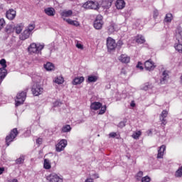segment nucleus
I'll list each match as a JSON object with an SVG mask.
<instances>
[{"mask_svg":"<svg viewBox=\"0 0 182 182\" xmlns=\"http://www.w3.org/2000/svg\"><path fill=\"white\" fill-rule=\"evenodd\" d=\"M168 79V73L167 71H164L161 77L160 83L161 85H164Z\"/></svg>","mask_w":182,"mask_h":182,"instance_id":"obj_17","label":"nucleus"},{"mask_svg":"<svg viewBox=\"0 0 182 182\" xmlns=\"http://www.w3.org/2000/svg\"><path fill=\"white\" fill-rule=\"evenodd\" d=\"M23 28H24L23 23H21L17 24L14 27V29L16 31V33L19 35V33H21V32H22V31L23 30Z\"/></svg>","mask_w":182,"mask_h":182,"instance_id":"obj_21","label":"nucleus"},{"mask_svg":"<svg viewBox=\"0 0 182 182\" xmlns=\"http://www.w3.org/2000/svg\"><path fill=\"white\" fill-rule=\"evenodd\" d=\"M107 48L108 50H114L117 48V44H116V41L111 37L107 38Z\"/></svg>","mask_w":182,"mask_h":182,"instance_id":"obj_9","label":"nucleus"},{"mask_svg":"<svg viewBox=\"0 0 182 182\" xmlns=\"http://www.w3.org/2000/svg\"><path fill=\"white\" fill-rule=\"evenodd\" d=\"M90 108L92 109V110H99V109H100L98 114H105V113H106V105H104L102 107V103H100V102H94L91 103Z\"/></svg>","mask_w":182,"mask_h":182,"instance_id":"obj_3","label":"nucleus"},{"mask_svg":"<svg viewBox=\"0 0 182 182\" xmlns=\"http://www.w3.org/2000/svg\"><path fill=\"white\" fill-rule=\"evenodd\" d=\"M26 100V92L22 91L21 92H18L16 95V106H21V105H23V102Z\"/></svg>","mask_w":182,"mask_h":182,"instance_id":"obj_4","label":"nucleus"},{"mask_svg":"<svg viewBox=\"0 0 182 182\" xmlns=\"http://www.w3.org/2000/svg\"><path fill=\"white\" fill-rule=\"evenodd\" d=\"M151 180V179L150 178V177L146 176H144V177L142 178L141 182H150Z\"/></svg>","mask_w":182,"mask_h":182,"instance_id":"obj_44","label":"nucleus"},{"mask_svg":"<svg viewBox=\"0 0 182 182\" xmlns=\"http://www.w3.org/2000/svg\"><path fill=\"white\" fill-rule=\"evenodd\" d=\"M107 33L109 35H112L114 32H117L119 31V26L116 23L111 21L108 26L107 27Z\"/></svg>","mask_w":182,"mask_h":182,"instance_id":"obj_7","label":"nucleus"},{"mask_svg":"<svg viewBox=\"0 0 182 182\" xmlns=\"http://www.w3.org/2000/svg\"><path fill=\"white\" fill-rule=\"evenodd\" d=\"M176 177H182V166L175 173Z\"/></svg>","mask_w":182,"mask_h":182,"instance_id":"obj_36","label":"nucleus"},{"mask_svg":"<svg viewBox=\"0 0 182 182\" xmlns=\"http://www.w3.org/2000/svg\"><path fill=\"white\" fill-rule=\"evenodd\" d=\"M153 85L151 84L146 82L144 86L142 87V90H149V89H152Z\"/></svg>","mask_w":182,"mask_h":182,"instance_id":"obj_37","label":"nucleus"},{"mask_svg":"<svg viewBox=\"0 0 182 182\" xmlns=\"http://www.w3.org/2000/svg\"><path fill=\"white\" fill-rule=\"evenodd\" d=\"M175 49L179 53H182V44H181V43H178V44H175Z\"/></svg>","mask_w":182,"mask_h":182,"instance_id":"obj_35","label":"nucleus"},{"mask_svg":"<svg viewBox=\"0 0 182 182\" xmlns=\"http://www.w3.org/2000/svg\"><path fill=\"white\" fill-rule=\"evenodd\" d=\"M168 115V112H167V110H163L160 114L159 118L166 119V117H167Z\"/></svg>","mask_w":182,"mask_h":182,"instance_id":"obj_38","label":"nucleus"},{"mask_svg":"<svg viewBox=\"0 0 182 182\" xmlns=\"http://www.w3.org/2000/svg\"><path fill=\"white\" fill-rule=\"evenodd\" d=\"M159 10L157 9L154 10V12H153L154 19H157V17L159 16Z\"/></svg>","mask_w":182,"mask_h":182,"instance_id":"obj_42","label":"nucleus"},{"mask_svg":"<svg viewBox=\"0 0 182 182\" xmlns=\"http://www.w3.org/2000/svg\"><path fill=\"white\" fill-rule=\"evenodd\" d=\"M6 16L10 21L15 19V16H16V11L14 9H10L6 11Z\"/></svg>","mask_w":182,"mask_h":182,"instance_id":"obj_13","label":"nucleus"},{"mask_svg":"<svg viewBox=\"0 0 182 182\" xmlns=\"http://www.w3.org/2000/svg\"><path fill=\"white\" fill-rule=\"evenodd\" d=\"M159 120L161 122V124H164V126L167 124V119L166 118H159Z\"/></svg>","mask_w":182,"mask_h":182,"instance_id":"obj_45","label":"nucleus"},{"mask_svg":"<svg viewBox=\"0 0 182 182\" xmlns=\"http://www.w3.org/2000/svg\"><path fill=\"white\" fill-rule=\"evenodd\" d=\"M31 91L34 96H39V95H42V93H43V88L41 85L35 83L32 87Z\"/></svg>","mask_w":182,"mask_h":182,"instance_id":"obj_6","label":"nucleus"},{"mask_svg":"<svg viewBox=\"0 0 182 182\" xmlns=\"http://www.w3.org/2000/svg\"><path fill=\"white\" fill-rule=\"evenodd\" d=\"M109 137H112V139H114V137H116V136H117V134L116 132H111L109 134Z\"/></svg>","mask_w":182,"mask_h":182,"instance_id":"obj_48","label":"nucleus"},{"mask_svg":"<svg viewBox=\"0 0 182 182\" xmlns=\"http://www.w3.org/2000/svg\"><path fill=\"white\" fill-rule=\"evenodd\" d=\"M181 82L182 83V75L181 76Z\"/></svg>","mask_w":182,"mask_h":182,"instance_id":"obj_61","label":"nucleus"},{"mask_svg":"<svg viewBox=\"0 0 182 182\" xmlns=\"http://www.w3.org/2000/svg\"><path fill=\"white\" fill-rule=\"evenodd\" d=\"M76 48H77L78 49H83V45H82L80 43H77Z\"/></svg>","mask_w":182,"mask_h":182,"instance_id":"obj_50","label":"nucleus"},{"mask_svg":"<svg viewBox=\"0 0 182 182\" xmlns=\"http://www.w3.org/2000/svg\"><path fill=\"white\" fill-rule=\"evenodd\" d=\"M44 68L46 70H54L55 69V65L52 64L51 63H47L46 64L44 65Z\"/></svg>","mask_w":182,"mask_h":182,"instance_id":"obj_28","label":"nucleus"},{"mask_svg":"<svg viewBox=\"0 0 182 182\" xmlns=\"http://www.w3.org/2000/svg\"><path fill=\"white\" fill-rule=\"evenodd\" d=\"M44 12L48 15V16H55V9L52 7H48L47 9H45Z\"/></svg>","mask_w":182,"mask_h":182,"instance_id":"obj_19","label":"nucleus"},{"mask_svg":"<svg viewBox=\"0 0 182 182\" xmlns=\"http://www.w3.org/2000/svg\"><path fill=\"white\" fill-rule=\"evenodd\" d=\"M142 63L141 62H139L138 64L136 65V68L138 69H140V70H143L144 68L141 66Z\"/></svg>","mask_w":182,"mask_h":182,"instance_id":"obj_47","label":"nucleus"},{"mask_svg":"<svg viewBox=\"0 0 182 182\" xmlns=\"http://www.w3.org/2000/svg\"><path fill=\"white\" fill-rule=\"evenodd\" d=\"M60 105H62V103L59 101H57L54 103V106L56 107V106H60Z\"/></svg>","mask_w":182,"mask_h":182,"instance_id":"obj_52","label":"nucleus"},{"mask_svg":"<svg viewBox=\"0 0 182 182\" xmlns=\"http://www.w3.org/2000/svg\"><path fill=\"white\" fill-rule=\"evenodd\" d=\"M19 134V132H18V129H13L9 135H7L5 138L6 145L8 146H11V143L16 139V136Z\"/></svg>","mask_w":182,"mask_h":182,"instance_id":"obj_1","label":"nucleus"},{"mask_svg":"<svg viewBox=\"0 0 182 182\" xmlns=\"http://www.w3.org/2000/svg\"><path fill=\"white\" fill-rule=\"evenodd\" d=\"M4 171H5V168L0 167V176H1V174H2L4 173Z\"/></svg>","mask_w":182,"mask_h":182,"instance_id":"obj_55","label":"nucleus"},{"mask_svg":"<svg viewBox=\"0 0 182 182\" xmlns=\"http://www.w3.org/2000/svg\"><path fill=\"white\" fill-rule=\"evenodd\" d=\"M84 81H85V77H75L73 80V85H80V83H83Z\"/></svg>","mask_w":182,"mask_h":182,"instance_id":"obj_24","label":"nucleus"},{"mask_svg":"<svg viewBox=\"0 0 182 182\" xmlns=\"http://www.w3.org/2000/svg\"><path fill=\"white\" fill-rule=\"evenodd\" d=\"M7 73L6 69H0V83L6 77Z\"/></svg>","mask_w":182,"mask_h":182,"instance_id":"obj_23","label":"nucleus"},{"mask_svg":"<svg viewBox=\"0 0 182 182\" xmlns=\"http://www.w3.org/2000/svg\"><path fill=\"white\" fill-rule=\"evenodd\" d=\"M5 26V20L4 18L0 19V31Z\"/></svg>","mask_w":182,"mask_h":182,"instance_id":"obj_43","label":"nucleus"},{"mask_svg":"<svg viewBox=\"0 0 182 182\" xmlns=\"http://www.w3.org/2000/svg\"><path fill=\"white\" fill-rule=\"evenodd\" d=\"M29 36H31V33L26 29L20 36V39L21 41H26V39H28Z\"/></svg>","mask_w":182,"mask_h":182,"instance_id":"obj_18","label":"nucleus"},{"mask_svg":"<svg viewBox=\"0 0 182 182\" xmlns=\"http://www.w3.org/2000/svg\"><path fill=\"white\" fill-rule=\"evenodd\" d=\"M94 177L95 178H99V174H97V173L94 174Z\"/></svg>","mask_w":182,"mask_h":182,"instance_id":"obj_58","label":"nucleus"},{"mask_svg":"<svg viewBox=\"0 0 182 182\" xmlns=\"http://www.w3.org/2000/svg\"><path fill=\"white\" fill-rule=\"evenodd\" d=\"M176 38L178 42V43H181L182 42V28L181 27H177L176 30Z\"/></svg>","mask_w":182,"mask_h":182,"instance_id":"obj_14","label":"nucleus"},{"mask_svg":"<svg viewBox=\"0 0 182 182\" xmlns=\"http://www.w3.org/2000/svg\"><path fill=\"white\" fill-rule=\"evenodd\" d=\"M116 6L117 9H123V8L126 6V3L124 2V0H117L116 3Z\"/></svg>","mask_w":182,"mask_h":182,"instance_id":"obj_22","label":"nucleus"},{"mask_svg":"<svg viewBox=\"0 0 182 182\" xmlns=\"http://www.w3.org/2000/svg\"><path fill=\"white\" fill-rule=\"evenodd\" d=\"M119 60L122 63H129L130 62V57L126 54H122L119 57Z\"/></svg>","mask_w":182,"mask_h":182,"instance_id":"obj_15","label":"nucleus"},{"mask_svg":"<svg viewBox=\"0 0 182 182\" xmlns=\"http://www.w3.org/2000/svg\"><path fill=\"white\" fill-rule=\"evenodd\" d=\"M43 167L44 168H46V170H50L52 166L50 165V161H49V159H44Z\"/></svg>","mask_w":182,"mask_h":182,"instance_id":"obj_27","label":"nucleus"},{"mask_svg":"<svg viewBox=\"0 0 182 182\" xmlns=\"http://www.w3.org/2000/svg\"><path fill=\"white\" fill-rule=\"evenodd\" d=\"M141 136V132L138 131L132 134L133 139H139Z\"/></svg>","mask_w":182,"mask_h":182,"instance_id":"obj_40","label":"nucleus"},{"mask_svg":"<svg viewBox=\"0 0 182 182\" xmlns=\"http://www.w3.org/2000/svg\"><path fill=\"white\" fill-rule=\"evenodd\" d=\"M136 42L137 43H144L146 42V39H144V37L141 35H139L136 37Z\"/></svg>","mask_w":182,"mask_h":182,"instance_id":"obj_30","label":"nucleus"},{"mask_svg":"<svg viewBox=\"0 0 182 182\" xmlns=\"http://www.w3.org/2000/svg\"><path fill=\"white\" fill-rule=\"evenodd\" d=\"M55 83H57L58 85H62L65 82V80H63L62 76L57 77L55 80Z\"/></svg>","mask_w":182,"mask_h":182,"instance_id":"obj_31","label":"nucleus"},{"mask_svg":"<svg viewBox=\"0 0 182 182\" xmlns=\"http://www.w3.org/2000/svg\"><path fill=\"white\" fill-rule=\"evenodd\" d=\"M126 126V122H121L118 124V127H120L121 129H123Z\"/></svg>","mask_w":182,"mask_h":182,"instance_id":"obj_46","label":"nucleus"},{"mask_svg":"<svg viewBox=\"0 0 182 182\" xmlns=\"http://www.w3.org/2000/svg\"><path fill=\"white\" fill-rule=\"evenodd\" d=\"M33 29H35V24H30L28 25V28L26 30H27L31 33Z\"/></svg>","mask_w":182,"mask_h":182,"instance_id":"obj_41","label":"nucleus"},{"mask_svg":"<svg viewBox=\"0 0 182 182\" xmlns=\"http://www.w3.org/2000/svg\"><path fill=\"white\" fill-rule=\"evenodd\" d=\"M48 182H63V178L58 176V174L53 173L46 177Z\"/></svg>","mask_w":182,"mask_h":182,"instance_id":"obj_8","label":"nucleus"},{"mask_svg":"<svg viewBox=\"0 0 182 182\" xmlns=\"http://www.w3.org/2000/svg\"><path fill=\"white\" fill-rule=\"evenodd\" d=\"M104 23H105L103 22V16H102V15H97L95 20L94 21L93 26L95 29L100 31V29L103 28Z\"/></svg>","mask_w":182,"mask_h":182,"instance_id":"obj_5","label":"nucleus"},{"mask_svg":"<svg viewBox=\"0 0 182 182\" xmlns=\"http://www.w3.org/2000/svg\"><path fill=\"white\" fill-rule=\"evenodd\" d=\"M164 151H166V145H162L158 149L157 159H163Z\"/></svg>","mask_w":182,"mask_h":182,"instance_id":"obj_16","label":"nucleus"},{"mask_svg":"<svg viewBox=\"0 0 182 182\" xmlns=\"http://www.w3.org/2000/svg\"><path fill=\"white\" fill-rule=\"evenodd\" d=\"M36 144H42V139L38 138L36 139Z\"/></svg>","mask_w":182,"mask_h":182,"instance_id":"obj_51","label":"nucleus"},{"mask_svg":"<svg viewBox=\"0 0 182 182\" xmlns=\"http://www.w3.org/2000/svg\"><path fill=\"white\" fill-rule=\"evenodd\" d=\"M1 6H0V9H1Z\"/></svg>","mask_w":182,"mask_h":182,"instance_id":"obj_62","label":"nucleus"},{"mask_svg":"<svg viewBox=\"0 0 182 182\" xmlns=\"http://www.w3.org/2000/svg\"><path fill=\"white\" fill-rule=\"evenodd\" d=\"M8 182H18V179H16V178L10 179L8 181Z\"/></svg>","mask_w":182,"mask_h":182,"instance_id":"obj_54","label":"nucleus"},{"mask_svg":"<svg viewBox=\"0 0 182 182\" xmlns=\"http://www.w3.org/2000/svg\"><path fill=\"white\" fill-rule=\"evenodd\" d=\"M137 176H138V177H143V171H139V172L137 173Z\"/></svg>","mask_w":182,"mask_h":182,"instance_id":"obj_53","label":"nucleus"},{"mask_svg":"<svg viewBox=\"0 0 182 182\" xmlns=\"http://www.w3.org/2000/svg\"><path fill=\"white\" fill-rule=\"evenodd\" d=\"M77 123L80 124V123H85V120L83 119H80L77 121Z\"/></svg>","mask_w":182,"mask_h":182,"instance_id":"obj_57","label":"nucleus"},{"mask_svg":"<svg viewBox=\"0 0 182 182\" xmlns=\"http://www.w3.org/2000/svg\"><path fill=\"white\" fill-rule=\"evenodd\" d=\"M70 130H72V127L69 124L65 125L62 128L63 133H69Z\"/></svg>","mask_w":182,"mask_h":182,"instance_id":"obj_29","label":"nucleus"},{"mask_svg":"<svg viewBox=\"0 0 182 182\" xmlns=\"http://www.w3.org/2000/svg\"><path fill=\"white\" fill-rule=\"evenodd\" d=\"M85 182H93V179L89 178H87V179L85 181Z\"/></svg>","mask_w":182,"mask_h":182,"instance_id":"obj_56","label":"nucleus"},{"mask_svg":"<svg viewBox=\"0 0 182 182\" xmlns=\"http://www.w3.org/2000/svg\"><path fill=\"white\" fill-rule=\"evenodd\" d=\"M116 45H117V48H121L122 45H123V41H119L117 42V43H116Z\"/></svg>","mask_w":182,"mask_h":182,"instance_id":"obj_49","label":"nucleus"},{"mask_svg":"<svg viewBox=\"0 0 182 182\" xmlns=\"http://www.w3.org/2000/svg\"><path fill=\"white\" fill-rule=\"evenodd\" d=\"M97 79L99 77L96 75H90L87 79V83H95V82H97Z\"/></svg>","mask_w":182,"mask_h":182,"instance_id":"obj_26","label":"nucleus"},{"mask_svg":"<svg viewBox=\"0 0 182 182\" xmlns=\"http://www.w3.org/2000/svg\"><path fill=\"white\" fill-rule=\"evenodd\" d=\"M70 1H74V0H70Z\"/></svg>","mask_w":182,"mask_h":182,"instance_id":"obj_63","label":"nucleus"},{"mask_svg":"<svg viewBox=\"0 0 182 182\" xmlns=\"http://www.w3.org/2000/svg\"><path fill=\"white\" fill-rule=\"evenodd\" d=\"M64 21H65V22L67 23H69V25H73V26H79V22L76 21H73L70 18H63Z\"/></svg>","mask_w":182,"mask_h":182,"instance_id":"obj_25","label":"nucleus"},{"mask_svg":"<svg viewBox=\"0 0 182 182\" xmlns=\"http://www.w3.org/2000/svg\"><path fill=\"white\" fill-rule=\"evenodd\" d=\"M0 65L2 66L0 69H6V60L5 59H1L0 60Z\"/></svg>","mask_w":182,"mask_h":182,"instance_id":"obj_39","label":"nucleus"},{"mask_svg":"<svg viewBox=\"0 0 182 182\" xmlns=\"http://www.w3.org/2000/svg\"><path fill=\"white\" fill-rule=\"evenodd\" d=\"M131 106H132V107H134V106H136V105L135 104H131Z\"/></svg>","mask_w":182,"mask_h":182,"instance_id":"obj_60","label":"nucleus"},{"mask_svg":"<svg viewBox=\"0 0 182 182\" xmlns=\"http://www.w3.org/2000/svg\"><path fill=\"white\" fill-rule=\"evenodd\" d=\"M83 6L86 9H97V8H99V3H97V1H88Z\"/></svg>","mask_w":182,"mask_h":182,"instance_id":"obj_11","label":"nucleus"},{"mask_svg":"<svg viewBox=\"0 0 182 182\" xmlns=\"http://www.w3.org/2000/svg\"><path fill=\"white\" fill-rule=\"evenodd\" d=\"M66 146H68V141L66 139H62L56 144L55 150L58 152L63 151Z\"/></svg>","mask_w":182,"mask_h":182,"instance_id":"obj_10","label":"nucleus"},{"mask_svg":"<svg viewBox=\"0 0 182 182\" xmlns=\"http://www.w3.org/2000/svg\"><path fill=\"white\" fill-rule=\"evenodd\" d=\"M72 15H73L72 10H64L61 13L62 18H69V16H72Z\"/></svg>","mask_w":182,"mask_h":182,"instance_id":"obj_20","label":"nucleus"},{"mask_svg":"<svg viewBox=\"0 0 182 182\" xmlns=\"http://www.w3.org/2000/svg\"><path fill=\"white\" fill-rule=\"evenodd\" d=\"M14 28L12 26L7 25L6 26L5 31L6 32V33H12V32H14Z\"/></svg>","mask_w":182,"mask_h":182,"instance_id":"obj_33","label":"nucleus"},{"mask_svg":"<svg viewBox=\"0 0 182 182\" xmlns=\"http://www.w3.org/2000/svg\"><path fill=\"white\" fill-rule=\"evenodd\" d=\"M45 48V45L41 43H33L28 47V51L30 53H42V49Z\"/></svg>","mask_w":182,"mask_h":182,"instance_id":"obj_2","label":"nucleus"},{"mask_svg":"<svg viewBox=\"0 0 182 182\" xmlns=\"http://www.w3.org/2000/svg\"><path fill=\"white\" fill-rule=\"evenodd\" d=\"M144 66L146 70H149L151 72V70H154L156 68V65H154V63L151 61V60H148L144 63Z\"/></svg>","mask_w":182,"mask_h":182,"instance_id":"obj_12","label":"nucleus"},{"mask_svg":"<svg viewBox=\"0 0 182 182\" xmlns=\"http://www.w3.org/2000/svg\"><path fill=\"white\" fill-rule=\"evenodd\" d=\"M165 22H171L173 21V14H167L166 15V17L164 18Z\"/></svg>","mask_w":182,"mask_h":182,"instance_id":"obj_32","label":"nucleus"},{"mask_svg":"<svg viewBox=\"0 0 182 182\" xmlns=\"http://www.w3.org/2000/svg\"><path fill=\"white\" fill-rule=\"evenodd\" d=\"M150 134H151V129H149L148 131V136H150Z\"/></svg>","mask_w":182,"mask_h":182,"instance_id":"obj_59","label":"nucleus"},{"mask_svg":"<svg viewBox=\"0 0 182 182\" xmlns=\"http://www.w3.org/2000/svg\"><path fill=\"white\" fill-rule=\"evenodd\" d=\"M23 161H25V156H21L16 160V164H23Z\"/></svg>","mask_w":182,"mask_h":182,"instance_id":"obj_34","label":"nucleus"}]
</instances>
